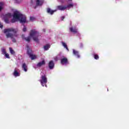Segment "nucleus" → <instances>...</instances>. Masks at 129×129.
Returning <instances> with one entry per match:
<instances>
[{
    "label": "nucleus",
    "instance_id": "1",
    "mask_svg": "<svg viewBox=\"0 0 129 129\" xmlns=\"http://www.w3.org/2000/svg\"><path fill=\"white\" fill-rule=\"evenodd\" d=\"M17 20H19L20 23L21 24H25L27 23V17L18 11H15L13 14V19H11V23L13 24L17 22Z\"/></svg>",
    "mask_w": 129,
    "mask_h": 129
},
{
    "label": "nucleus",
    "instance_id": "2",
    "mask_svg": "<svg viewBox=\"0 0 129 129\" xmlns=\"http://www.w3.org/2000/svg\"><path fill=\"white\" fill-rule=\"evenodd\" d=\"M4 32L5 34L8 33L6 34V37L7 38H11L13 43L17 42V40H16V39L14 38V37H18V34H17V33H18V29H16L13 28H11L4 29ZM11 32L13 33V34L10 33Z\"/></svg>",
    "mask_w": 129,
    "mask_h": 129
},
{
    "label": "nucleus",
    "instance_id": "3",
    "mask_svg": "<svg viewBox=\"0 0 129 129\" xmlns=\"http://www.w3.org/2000/svg\"><path fill=\"white\" fill-rule=\"evenodd\" d=\"M30 36L32 37L33 39V41L38 43L39 42V36H40V33L36 30H31L30 32Z\"/></svg>",
    "mask_w": 129,
    "mask_h": 129
},
{
    "label": "nucleus",
    "instance_id": "4",
    "mask_svg": "<svg viewBox=\"0 0 129 129\" xmlns=\"http://www.w3.org/2000/svg\"><path fill=\"white\" fill-rule=\"evenodd\" d=\"M41 79L39 80L42 86L44 87V86H45V87H47V83L48 82V80L47 79V77H46V75H44L41 76Z\"/></svg>",
    "mask_w": 129,
    "mask_h": 129
},
{
    "label": "nucleus",
    "instance_id": "5",
    "mask_svg": "<svg viewBox=\"0 0 129 129\" xmlns=\"http://www.w3.org/2000/svg\"><path fill=\"white\" fill-rule=\"evenodd\" d=\"M10 18H12V14L8 13L5 14L4 16V22H5L6 24H10V20L9 19H10Z\"/></svg>",
    "mask_w": 129,
    "mask_h": 129
},
{
    "label": "nucleus",
    "instance_id": "6",
    "mask_svg": "<svg viewBox=\"0 0 129 129\" xmlns=\"http://www.w3.org/2000/svg\"><path fill=\"white\" fill-rule=\"evenodd\" d=\"M60 63L62 65H64V64H68V59L67 57H65L64 56H62V58L61 59Z\"/></svg>",
    "mask_w": 129,
    "mask_h": 129
},
{
    "label": "nucleus",
    "instance_id": "7",
    "mask_svg": "<svg viewBox=\"0 0 129 129\" xmlns=\"http://www.w3.org/2000/svg\"><path fill=\"white\" fill-rule=\"evenodd\" d=\"M36 7H39L41 6H43L44 4V0H36Z\"/></svg>",
    "mask_w": 129,
    "mask_h": 129
},
{
    "label": "nucleus",
    "instance_id": "8",
    "mask_svg": "<svg viewBox=\"0 0 129 129\" xmlns=\"http://www.w3.org/2000/svg\"><path fill=\"white\" fill-rule=\"evenodd\" d=\"M67 9V7L66 6L59 5L57 6V9L59 11H65Z\"/></svg>",
    "mask_w": 129,
    "mask_h": 129
},
{
    "label": "nucleus",
    "instance_id": "9",
    "mask_svg": "<svg viewBox=\"0 0 129 129\" xmlns=\"http://www.w3.org/2000/svg\"><path fill=\"white\" fill-rule=\"evenodd\" d=\"M54 66H55L54 61H53V60L50 61L48 63V67H49V69H50V70L53 69V68H54Z\"/></svg>",
    "mask_w": 129,
    "mask_h": 129
},
{
    "label": "nucleus",
    "instance_id": "10",
    "mask_svg": "<svg viewBox=\"0 0 129 129\" xmlns=\"http://www.w3.org/2000/svg\"><path fill=\"white\" fill-rule=\"evenodd\" d=\"M70 32H71L72 33H73L74 34H77L78 33V30L77 28H73V27H71L70 28Z\"/></svg>",
    "mask_w": 129,
    "mask_h": 129
},
{
    "label": "nucleus",
    "instance_id": "11",
    "mask_svg": "<svg viewBox=\"0 0 129 129\" xmlns=\"http://www.w3.org/2000/svg\"><path fill=\"white\" fill-rule=\"evenodd\" d=\"M55 12H56V10H52L49 8L47 9V14H50V15H53Z\"/></svg>",
    "mask_w": 129,
    "mask_h": 129
},
{
    "label": "nucleus",
    "instance_id": "12",
    "mask_svg": "<svg viewBox=\"0 0 129 129\" xmlns=\"http://www.w3.org/2000/svg\"><path fill=\"white\" fill-rule=\"evenodd\" d=\"M13 75L14 76H15V77H18L19 76H20V73H19L18 72V71L17 70V69H15L14 70V72L13 73Z\"/></svg>",
    "mask_w": 129,
    "mask_h": 129
},
{
    "label": "nucleus",
    "instance_id": "13",
    "mask_svg": "<svg viewBox=\"0 0 129 129\" xmlns=\"http://www.w3.org/2000/svg\"><path fill=\"white\" fill-rule=\"evenodd\" d=\"M22 68L25 72H27V71H28V67L27 66V64H26V63H23Z\"/></svg>",
    "mask_w": 129,
    "mask_h": 129
},
{
    "label": "nucleus",
    "instance_id": "14",
    "mask_svg": "<svg viewBox=\"0 0 129 129\" xmlns=\"http://www.w3.org/2000/svg\"><path fill=\"white\" fill-rule=\"evenodd\" d=\"M46 62H45L44 60H43L42 61L39 62L37 64V67H41V66H42V65H45Z\"/></svg>",
    "mask_w": 129,
    "mask_h": 129
},
{
    "label": "nucleus",
    "instance_id": "15",
    "mask_svg": "<svg viewBox=\"0 0 129 129\" xmlns=\"http://www.w3.org/2000/svg\"><path fill=\"white\" fill-rule=\"evenodd\" d=\"M73 54L77 56V58H80V55H79V52L78 51H76L75 49L73 50Z\"/></svg>",
    "mask_w": 129,
    "mask_h": 129
},
{
    "label": "nucleus",
    "instance_id": "16",
    "mask_svg": "<svg viewBox=\"0 0 129 129\" xmlns=\"http://www.w3.org/2000/svg\"><path fill=\"white\" fill-rule=\"evenodd\" d=\"M30 58L31 59V60H35V59H36L37 58V55H35V54H33V53L32 54H30L29 55Z\"/></svg>",
    "mask_w": 129,
    "mask_h": 129
},
{
    "label": "nucleus",
    "instance_id": "17",
    "mask_svg": "<svg viewBox=\"0 0 129 129\" xmlns=\"http://www.w3.org/2000/svg\"><path fill=\"white\" fill-rule=\"evenodd\" d=\"M51 45L50 44H46L44 46V49L45 51H47V50H49V48H50Z\"/></svg>",
    "mask_w": 129,
    "mask_h": 129
},
{
    "label": "nucleus",
    "instance_id": "18",
    "mask_svg": "<svg viewBox=\"0 0 129 129\" xmlns=\"http://www.w3.org/2000/svg\"><path fill=\"white\" fill-rule=\"evenodd\" d=\"M61 44L62 45V46L64 47V48H65L67 51H69V49L68 48V47L67 46V44H66V43L64 42H61Z\"/></svg>",
    "mask_w": 129,
    "mask_h": 129
},
{
    "label": "nucleus",
    "instance_id": "19",
    "mask_svg": "<svg viewBox=\"0 0 129 129\" xmlns=\"http://www.w3.org/2000/svg\"><path fill=\"white\" fill-rule=\"evenodd\" d=\"M27 54L28 56L32 55L33 54V51L31 49H27Z\"/></svg>",
    "mask_w": 129,
    "mask_h": 129
},
{
    "label": "nucleus",
    "instance_id": "20",
    "mask_svg": "<svg viewBox=\"0 0 129 129\" xmlns=\"http://www.w3.org/2000/svg\"><path fill=\"white\" fill-rule=\"evenodd\" d=\"M94 57L95 60H98L99 59V56H98V54H94Z\"/></svg>",
    "mask_w": 129,
    "mask_h": 129
},
{
    "label": "nucleus",
    "instance_id": "21",
    "mask_svg": "<svg viewBox=\"0 0 129 129\" xmlns=\"http://www.w3.org/2000/svg\"><path fill=\"white\" fill-rule=\"evenodd\" d=\"M3 7H4V3L0 2V12H2V10L3 9Z\"/></svg>",
    "mask_w": 129,
    "mask_h": 129
},
{
    "label": "nucleus",
    "instance_id": "22",
    "mask_svg": "<svg viewBox=\"0 0 129 129\" xmlns=\"http://www.w3.org/2000/svg\"><path fill=\"white\" fill-rule=\"evenodd\" d=\"M9 50H10V52L11 54H12V55H14V54H15V51H14L13 50V48H12V47H10L9 48Z\"/></svg>",
    "mask_w": 129,
    "mask_h": 129
},
{
    "label": "nucleus",
    "instance_id": "23",
    "mask_svg": "<svg viewBox=\"0 0 129 129\" xmlns=\"http://www.w3.org/2000/svg\"><path fill=\"white\" fill-rule=\"evenodd\" d=\"M66 7H67V8H69V9H70L71 8H73V4H69L66 6Z\"/></svg>",
    "mask_w": 129,
    "mask_h": 129
},
{
    "label": "nucleus",
    "instance_id": "24",
    "mask_svg": "<svg viewBox=\"0 0 129 129\" xmlns=\"http://www.w3.org/2000/svg\"><path fill=\"white\" fill-rule=\"evenodd\" d=\"M2 52L3 54V55H5L7 53V51H6V49L5 48L2 49Z\"/></svg>",
    "mask_w": 129,
    "mask_h": 129
},
{
    "label": "nucleus",
    "instance_id": "25",
    "mask_svg": "<svg viewBox=\"0 0 129 129\" xmlns=\"http://www.w3.org/2000/svg\"><path fill=\"white\" fill-rule=\"evenodd\" d=\"M25 40H26V41L29 42H30V41H31V38H30V37H28L27 38H25Z\"/></svg>",
    "mask_w": 129,
    "mask_h": 129
},
{
    "label": "nucleus",
    "instance_id": "26",
    "mask_svg": "<svg viewBox=\"0 0 129 129\" xmlns=\"http://www.w3.org/2000/svg\"><path fill=\"white\" fill-rule=\"evenodd\" d=\"M4 55H5V57H6V58L10 59V54H9L7 53L6 52Z\"/></svg>",
    "mask_w": 129,
    "mask_h": 129
},
{
    "label": "nucleus",
    "instance_id": "27",
    "mask_svg": "<svg viewBox=\"0 0 129 129\" xmlns=\"http://www.w3.org/2000/svg\"><path fill=\"white\" fill-rule=\"evenodd\" d=\"M16 4H20L23 0H14Z\"/></svg>",
    "mask_w": 129,
    "mask_h": 129
},
{
    "label": "nucleus",
    "instance_id": "28",
    "mask_svg": "<svg viewBox=\"0 0 129 129\" xmlns=\"http://www.w3.org/2000/svg\"><path fill=\"white\" fill-rule=\"evenodd\" d=\"M30 20L31 22H33V21L35 20V18H34V17H30Z\"/></svg>",
    "mask_w": 129,
    "mask_h": 129
},
{
    "label": "nucleus",
    "instance_id": "29",
    "mask_svg": "<svg viewBox=\"0 0 129 129\" xmlns=\"http://www.w3.org/2000/svg\"><path fill=\"white\" fill-rule=\"evenodd\" d=\"M23 32H26L27 31V27L26 26H24L23 29Z\"/></svg>",
    "mask_w": 129,
    "mask_h": 129
},
{
    "label": "nucleus",
    "instance_id": "30",
    "mask_svg": "<svg viewBox=\"0 0 129 129\" xmlns=\"http://www.w3.org/2000/svg\"><path fill=\"white\" fill-rule=\"evenodd\" d=\"M0 28L1 29H3V28H4V25H3V24H2L1 22H0Z\"/></svg>",
    "mask_w": 129,
    "mask_h": 129
},
{
    "label": "nucleus",
    "instance_id": "31",
    "mask_svg": "<svg viewBox=\"0 0 129 129\" xmlns=\"http://www.w3.org/2000/svg\"><path fill=\"white\" fill-rule=\"evenodd\" d=\"M22 39H23L25 40V38L26 37H25V35H22Z\"/></svg>",
    "mask_w": 129,
    "mask_h": 129
},
{
    "label": "nucleus",
    "instance_id": "32",
    "mask_svg": "<svg viewBox=\"0 0 129 129\" xmlns=\"http://www.w3.org/2000/svg\"><path fill=\"white\" fill-rule=\"evenodd\" d=\"M64 19H65L64 16H62V17H61V21H63V20H64Z\"/></svg>",
    "mask_w": 129,
    "mask_h": 129
},
{
    "label": "nucleus",
    "instance_id": "33",
    "mask_svg": "<svg viewBox=\"0 0 129 129\" xmlns=\"http://www.w3.org/2000/svg\"><path fill=\"white\" fill-rule=\"evenodd\" d=\"M54 60L55 61H58V57H54Z\"/></svg>",
    "mask_w": 129,
    "mask_h": 129
},
{
    "label": "nucleus",
    "instance_id": "34",
    "mask_svg": "<svg viewBox=\"0 0 129 129\" xmlns=\"http://www.w3.org/2000/svg\"><path fill=\"white\" fill-rule=\"evenodd\" d=\"M31 5H33V4H34V1L33 0L31 1Z\"/></svg>",
    "mask_w": 129,
    "mask_h": 129
},
{
    "label": "nucleus",
    "instance_id": "35",
    "mask_svg": "<svg viewBox=\"0 0 129 129\" xmlns=\"http://www.w3.org/2000/svg\"><path fill=\"white\" fill-rule=\"evenodd\" d=\"M36 8H37L36 7H34V9H36Z\"/></svg>",
    "mask_w": 129,
    "mask_h": 129
},
{
    "label": "nucleus",
    "instance_id": "36",
    "mask_svg": "<svg viewBox=\"0 0 129 129\" xmlns=\"http://www.w3.org/2000/svg\"><path fill=\"white\" fill-rule=\"evenodd\" d=\"M44 32H45V29L43 30Z\"/></svg>",
    "mask_w": 129,
    "mask_h": 129
},
{
    "label": "nucleus",
    "instance_id": "37",
    "mask_svg": "<svg viewBox=\"0 0 129 129\" xmlns=\"http://www.w3.org/2000/svg\"><path fill=\"white\" fill-rule=\"evenodd\" d=\"M69 1H72V0H69Z\"/></svg>",
    "mask_w": 129,
    "mask_h": 129
}]
</instances>
